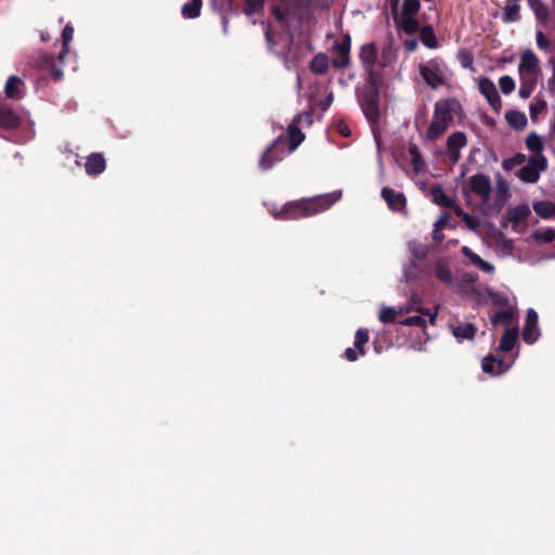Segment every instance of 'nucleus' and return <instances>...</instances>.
Returning a JSON list of instances; mask_svg holds the SVG:
<instances>
[{"instance_id": "54", "label": "nucleus", "mask_w": 555, "mask_h": 555, "mask_svg": "<svg viewBox=\"0 0 555 555\" xmlns=\"http://www.w3.org/2000/svg\"><path fill=\"white\" fill-rule=\"evenodd\" d=\"M463 222L466 224V227L469 229V230H473V231H476L479 227V221L472 217L469 214L467 216H465Z\"/></svg>"}, {"instance_id": "60", "label": "nucleus", "mask_w": 555, "mask_h": 555, "mask_svg": "<svg viewBox=\"0 0 555 555\" xmlns=\"http://www.w3.org/2000/svg\"><path fill=\"white\" fill-rule=\"evenodd\" d=\"M417 46V42L415 40H410V41H406L405 42V47L410 50V51H413L415 50Z\"/></svg>"}, {"instance_id": "48", "label": "nucleus", "mask_w": 555, "mask_h": 555, "mask_svg": "<svg viewBox=\"0 0 555 555\" xmlns=\"http://www.w3.org/2000/svg\"><path fill=\"white\" fill-rule=\"evenodd\" d=\"M283 61L287 68H292L296 65L298 61V54L294 51L292 46L288 47L287 53L283 54Z\"/></svg>"}, {"instance_id": "18", "label": "nucleus", "mask_w": 555, "mask_h": 555, "mask_svg": "<svg viewBox=\"0 0 555 555\" xmlns=\"http://www.w3.org/2000/svg\"><path fill=\"white\" fill-rule=\"evenodd\" d=\"M435 275L446 285L455 288L457 292L461 291L459 284L455 283L450 267L444 261H437L435 264Z\"/></svg>"}, {"instance_id": "38", "label": "nucleus", "mask_w": 555, "mask_h": 555, "mask_svg": "<svg viewBox=\"0 0 555 555\" xmlns=\"http://www.w3.org/2000/svg\"><path fill=\"white\" fill-rule=\"evenodd\" d=\"M538 243H551L555 240V230L551 228L534 230L531 234Z\"/></svg>"}, {"instance_id": "58", "label": "nucleus", "mask_w": 555, "mask_h": 555, "mask_svg": "<svg viewBox=\"0 0 555 555\" xmlns=\"http://www.w3.org/2000/svg\"><path fill=\"white\" fill-rule=\"evenodd\" d=\"M477 275L474 273H466L463 275V280L470 284H474L477 281Z\"/></svg>"}, {"instance_id": "13", "label": "nucleus", "mask_w": 555, "mask_h": 555, "mask_svg": "<svg viewBox=\"0 0 555 555\" xmlns=\"http://www.w3.org/2000/svg\"><path fill=\"white\" fill-rule=\"evenodd\" d=\"M491 324L496 326H504L505 330L518 327V319L516 308L507 307L505 310L499 311L491 317Z\"/></svg>"}, {"instance_id": "61", "label": "nucleus", "mask_w": 555, "mask_h": 555, "mask_svg": "<svg viewBox=\"0 0 555 555\" xmlns=\"http://www.w3.org/2000/svg\"><path fill=\"white\" fill-rule=\"evenodd\" d=\"M339 132L344 135V137H348L350 135V130L347 126H340L339 127Z\"/></svg>"}, {"instance_id": "17", "label": "nucleus", "mask_w": 555, "mask_h": 555, "mask_svg": "<svg viewBox=\"0 0 555 555\" xmlns=\"http://www.w3.org/2000/svg\"><path fill=\"white\" fill-rule=\"evenodd\" d=\"M382 197L387 203L388 207L395 211H403L406 205V199L403 193L396 192L389 188H383Z\"/></svg>"}, {"instance_id": "40", "label": "nucleus", "mask_w": 555, "mask_h": 555, "mask_svg": "<svg viewBox=\"0 0 555 555\" xmlns=\"http://www.w3.org/2000/svg\"><path fill=\"white\" fill-rule=\"evenodd\" d=\"M529 7L540 21H546L548 16L547 7L541 0H527Z\"/></svg>"}, {"instance_id": "4", "label": "nucleus", "mask_w": 555, "mask_h": 555, "mask_svg": "<svg viewBox=\"0 0 555 555\" xmlns=\"http://www.w3.org/2000/svg\"><path fill=\"white\" fill-rule=\"evenodd\" d=\"M463 194L467 199L475 196L480 209L488 215L492 194L491 179L485 173H476L467 179L463 186Z\"/></svg>"}, {"instance_id": "25", "label": "nucleus", "mask_w": 555, "mask_h": 555, "mask_svg": "<svg viewBox=\"0 0 555 555\" xmlns=\"http://www.w3.org/2000/svg\"><path fill=\"white\" fill-rule=\"evenodd\" d=\"M519 328H507L504 331V334L500 340L499 350L502 352H508L511 351L517 339H518Z\"/></svg>"}, {"instance_id": "41", "label": "nucleus", "mask_w": 555, "mask_h": 555, "mask_svg": "<svg viewBox=\"0 0 555 555\" xmlns=\"http://www.w3.org/2000/svg\"><path fill=\"white\" fill-rule=\"evenodd\" d=\"M546 108V101L541 96H535L529 106L530 118L534 121L539 115Z\"/></svg>"}, {"instance_id": "47", "label": "nucleus", "mask_w": 555, "mask_h": 555, "mask_svg": "<svg viewBox=\"0 0 555 555\" xmlns=\"http://www.w3.org/2000/svg\"><path fill=\"white\" fill-rule=\"evenodd\" d=\"M499 87L504 94H509L515 90V81L511 76L505 75L499 79Z\"/></svg>"}, {"instance_id": "5", "label": "nucleus", "mask_w": 555, "mask_h": 555, "mask_svg": "<svg viewBox=\"0 0 555 555\" xmlns=\"http://www.w3.org/2000/svg\"><path fill=\"white\" fill-rule=\"evenodd\" d=\"M453 122V115L448 101H438L434 107L433 119L428 126L426 138L436 141L444 134Z\"/></svg>"}, {"instance_id": "1", "label": "nucleus", "mask_w": 555, "mask_h": 555, "mask_svg": "<svg viewBox=\"0 0 555 555\" xmlns=\"http://www.w3.org/2000/svg\"><path fill=\"white\" fill-rule=\"evenodd\" d=\"M301 116L294 117L287 129V138L280 134L272 144L261 154L258 166L261 170H270L276 163L294 152L305 139V134L298 127Z\"/></svg>"}, {"instance_id": "22", "label": "nucleus", "mask_w": 555, "mask_h": 555, "mask_svg": "<svg viewBox=\"0 0 555 555\" xmlns=\"http://www.w3.org/2000/svg\"><path fill=\"white\" fill-rule=\"evenodd\" d=\"M20 117L9 107L0 105V127L14 129L20 125Z\"/></svg>"}, {"instance_id": "16", "label": "nucleus", "mask_w": 555, "mask_h": 555, "mask_svg": "<svg viewBox=\"0 0 555 555\" xmlns=\"http://www.w3.org/2000/svg\"><path fill=\"white\" fill-rule=\"evenodd\" d=\"M411 311L421 312L423 315H427L429 318V323L434 324L436 322V318L438 314V308H436L433 312L429 310H424L422 308V299L417 295H413L406 305L399 307L400 313H408Z\"/></svg>"}, {"instance_id": "36", "label": "nucleus", "mask_w": 555, "mask_h": 555, "mask_svg": "<svg viewBox=\"0 0 555 555\" xmlns=\"http://www.w3.org/2000/svg\"><path fill=\"white\" fill-rule=\"evenodd\" d=\"M433 201L439 206L442 207H452L454 206V201L452 197L447 195V193L441 188H436L431 192Z\"/></svg>"}, {"instance_id": "15", "label": "nucleus", "mask_w": 555, "mask_h": 555, "mask_svg": "<svg viewBox=\"0 0 555 555\" xmlns=\"http://www.w3.org/2000/svg\"><path fill=\"white\" fill-rule=\"evenodd\" d=\"M508 184L504 180H499L494 191V201H490L488 215H495L501 211L508 197Z\"/></svg>"}, {"instance_id": "59", "label": "nucleus", "mask_w": 555, "mask_h": 555, "mask_svg": "<svg viewBox=\"0 0 555 555\" xmlns=\"http://www.w3.org/2000/svg\"><path fill=\"white\" fill-rule=\"evenodd\" d=\"M548 88L552 91H555V64L553 65L552 77L548 79Z\"/></svg>"}, {"instance_id": "35", "label": "nucleus", "mask_w": 555, "mask_h": 555, "mask_svg": "<svg viewBox=\"0 0 555 555\" xmlns=\"http://www.w3.org/2000/svg\"><path fill=\"white\" fill-rule=\"evenodd\" d=\"M408 150L411 157V165L413 166V169L416 172H420L424 168V160L418 146L414 143H411Z\"/></svg>"}, {"instance_id": "30", "label": "nucleus", "mask_w": 555, "mask_h": 555, "mask_svg": "<svg viewBox=\"0 0 555 555\" xmlns=\"http://www.w3.org/2000/svg\"><path fill=\"white\" fill-rule=\"evenodd\" d=\"M400 27L406 35H414L420 29L415 16L410 15H400Z\"/></svg>"}, {"instance_id": "26", "label": "nucleus", "mask_w": 555, "mask_h": 555, "mask_svg": "<svg viewBox=\"0 0 555 555\" xmlns=\"http://www.w3.org/2000/svg\"><path fill=\"white\" fill-rule=\"evenodd\" d=\"M530 215V208L527 205H519L508 210L507 221L515 228L520 224Z\"/></svg>"}, {"instance_id": "34", "label": "nucleus", "mask_w": 555, "mask_h": 555, "mask_svg": "<svg viewBox=\"0 0 555 555\" xmlns=\"http://www.w3.org/2000/svg\"><path fill=\"white\" fill-rule=\"evenodd\" d=\"M526 145L528 150L533 153V155H543V142L541 137L535 132H531L528 134L526 139Z\"/></svg>"}, {"instance_id": "56", "label": "nucleus", "mask_w": 555, "mask_h": 555, "mask_svg": "<svg viewBox=\"0 0 555 555\" xmlns=\"http://www.w3.org/2000/svg\"><path fill=\"white\" fill-rule=\"evenodd\" d=\"M345 358L348 360V361H356L358 359V354L356 352L354 349L352 348H347L345 350Z\"/></svg>"}, {"instance_id": "46", "label": "nucleus", "mask_w": 555, "mask_h": 555, "mask_svg": "<svg viewBox=\"0 0 555 555\" xmlns=\"http://www.w3.org/2000/svg\"><path fill=\"white\" fill-rule=\"evenodd\" d=\"M399 323L404 326L417 327H426L427 325V321L423 315L409 317L406 319L400 320Z\"/></svg>"}, {"instance_id": "10", "label": "nucleus", "mask_w": 555, "mask_h": 555, "mask_svg": "<svg viewBox=\"0 0 555 555\" xmlns=\"http://www.w3.org/2000/svg\"><path fill=\"white\" fill-rule=\"evenodd\" d=\"M516 357L517 354L513 358L512 361L507 362L503 358L498 359L496 357L493 356H487L486 358H483L481 362L482 371L492 376L501 375L512 367Z\"/></svg>"}, {"instance_id": "6", "label": "nucleus", "mask_w": 555, "mask_h": 555, "mask_svg": "<svg viewBox=\"0 0 555 555\" xmlns=\"http://www.w3.org/2000/svg\"><path fill=\"white\" fill-rule=\"evenodd\" d=\"M418 72L425 82L433 89L441 87L450 75L447 64L439 57L420 64Z\"/></svg>"}, {"instance_id": "12", "label": "nucleus", "mask_w": 555, "mask_h": 555, "mask_svg": "<svg viewBox=\"0 0 555 555\" xmlns=\"http://www.w3.org/2000/svg\"><path fill=\"white\" fill-rule=\"evenodd\" d=\"M538 322L539 317L537 311L532 308H529L527 310L526 324L522 330V338L529 345L534 344L541 335Z\"/></svg>"}, {"instance_id": "7", "label": "nucleus", "mask_w": 555, "mask_h": 555, "mask_svg": "<svg viewBox=\"0 0 555 555\" xmlns=\"http://www.w3.org/2000/svg\"><path fill=\"white\" fill-rule=\"evenodd\" d=\"M359 103L363 114L371 124L377 122L379 119L378 91L375 86L370 85L359 93Z\"/></svg>"}, {"instance_id": "44", "label": "nucleus", "mask_w": 555, "mask_h": 555, "mask_svg": "<svg viewBox=\"0 0 555 555\" xmlns=\"http://www.w3.org/2000/svg\"><path fill=\"white\" fill-rule=\"evenodd\" d=\"M421 9L420 0H403L401 15L415 16Z\"/></svg>"}, {"instance_id": "27", "label": "nucleus", "mask_w": 555, "mask_h": 555, "mask_svg": "<svg viewBox=\"0 0 555 555\" xmlns=\"http://www.w3.org/2000/svg\"><path fill=\"white\" fill-rule=\"evenodd\" d=\"M505 119L515 130H522L527 126V117L524 113L515 109L506 112Z\"/></svg>"}, {"instance_id": "23", "label": "nucleus", "mask_w": 555, "mask_h": 555, "mask_svg": "<svg viewBox=\"0 0 555 555\" xmlns=\"http://www.w3.org/2000/svg\"><path fill=\"white\" fill-rule=\"evenodd\" d=\"M377 51L374 43H366L361 47L360 60L366 70L371 72L376 62Z\"/></svg>"}, {"instance_id": "50", "label": "nucleus", "mask_w": 555, "mask_h": 555, "mask_svg": "<svg viewBox=\"0 0 555 555\" xmlns=\"http://www.w3.org/2000/svg\"><path fill=\"white\" fill-rule=\"evenodd\" d=\"M488 295H489V298L491 299L492 304L498 305V306L511 307L508 299L506 297L500 295L499 293L488 292Z\"/></svg>"}, {"instance_id": "9", "label": "nucleus", "mask_w": 555, "mask_h": 555, "mask_svg": "<svg viewBox=\"0 0 555 555\" xmlns=\"http://www.w3.org/2000/svg\"><path fill=\"white\" fill-rule=\"evenodd\" d=\"M467 145V137L463 131H456L450 134L446 143V155L448 160L455 165L461 159V150Z\"/></svg>"}, {"instance_id": "33", "label": "nucleus", "mask_w": 555, "mask_h": 555, "mask_svg": "<svg viewBox=\"0 0 555 555\" xmlns=\"http://www.w3.org/2000/svg\"><path fill=\"white\" fill-rule=\"evenodd\" d=\"M310 68L314 74H325L328 69V61L326 55L322 53L315 55L310 63Z\"/></svg>"}, {"instance_id": "63", "label": "nucleus", "mask_w": 555, "mask_h": 555, "mask_svg": "<svg viewBox=\"0 0 555 555\" xmlns=\"http://www.w3.org/2000/svg\"><path fill=\"white\" fill-rule=\"evenodd\" d=\"M463 211H464V210H463L461 207H457V206H456V207L454 208V212H455V215H456L457 217H460V216L462 215V212H463Z\"/></svg>"}, {"instance_id": "55", "label": "nucleus", "mask_w": 555, "mask_h": 555, "mask_svg": "<svg viewBox=\"0 0 555 555\" xmlns=\"http://www.w3.org/2000/svg\"><path fill=\"white\" fill-rule=\"evenodd\" d=\"M262 27H263V31H264V35H266V39H267L268 46L272 49V47H273V39H272V35L270 33L269 26L267 24L262 23Z\"/></svg>"}, {"instance_id": "14", "label": "nucleus", "mask_w": 555, "mask_h": 555, "mask_svg": "<svg viewBox=\"0 0 555 555\" xmlns=\"http://www.w3.org/2000/svg\"><path fill=\"white\" fill-rule=\"evenodd\" d=\"M336 55L332 60V64L336 68L347 67L350 63V37L346 36L341 42H337L334 47Z\"/></svg>"}, {"instance_id": "64", "label": "nucleus", "mask_w": 555, "mask_h": 555, "mask_svg": "<svg viewBox=\"0 0 555 555\" xmlns=\"http://www.w3.org/2000/svg\"><path fill=\"white\" fill-rule=\"evenodd\" d=\"M467 215H468V212H466V211H463V212H462V215L460 216V218L462 219V221L464 220L465 216H467Z\"/></svg>"}, {"instance_id": "45", "label": "nucleus", "mask_w": 555, "mask_h": 555, "mask_svg": "<svg viewBox=\"0 0 555 555\" xmlns=\"http://www.w3.org/2000/svg\"><path fill=\"white\" fill-rule=\"evenodd\" d=\"M369 341V333L366 330L359 328L354 337V347L359 350L360 354H364V345Z\"/></svg>"}, {"instance_id": "57", "label": "nucleus", "mask_w": 555, "mask_h": 555, "mask_svg": "<svg viewBox=\"0 0 555 555\" xmlns=\"http://www.w3.org/2000/svg\"><path fill=\"white\" fill-rule=\"evenodd\" d=\"M442 230H438V228H435L434 227V231H433V238L436 241V242H442L443 240V234L441 233Z\"/></svg>"}, {"instance_id": "28", "label": "nucleus", "mask_w": 555, "mask_h": 555, "mask_svg": "<svg viewBox=\"0 0 555 555\" xmlns=\"http://www.w3.org/2000/svg\"><path fill=\"white\" fill-rule=\"evenodd\" d=\"M519 0H506L503 13L505 23H514L519 21Z\"/></svg>"}, {"instance_id": "49", "label": "nucleus", "mask_w": 555, "mask_h": 555, "mask_svg": "<svg viewBox=\"0 0 555 555\" xmlns=\"http://www.w3.org/2000/svg\"><path fill=\"white\" fill-rule=\"evenodd\" d=\"M263 0H246L245 13L251 15L262 9Z\"/></svg>"}, {"instance_id": "62", "label": "nucleus", "mask_w": 555, "mask_h": 555, "mask_svg": "<svg viewBox=\"0 0 555 555\" xmlns=\"http://www.w3.org/2000/svg\"><path fill=\"white\" fill-rule=\"evenodd\" d=\"M392 9H397L400 0H387Z\"/></svg>"}, {"instance_id": "24", "label": "nucleus", "mask_w": 555, "mask_h": 555, "mask_svg": "<svg viewBox=\"0 0 555 555\" xmlns=\"http://www.w3.org/2000/svg\"><path fill=\"white\" fill-rule=\"evenodd\" d=\"M85 168L90 176L99 175L105 169V159L101 154H91L85 164Z\"/></svg>"}, {"instance_id": "51", "label": "nucleus", "mask_w": 555, "mask_h": 555, "mask_svg": "<svg viewBox=\"0 0 555 555\" xmlns=\"http://www.w3.org/2000/svg\"><path fill=\"white\" fill-rule=\"evenodd\" d=\"M417 272H418V268H417L416 263L411 261L409 263V266L404 269V279L406 281H411V280L415 279V276L417 275Z\"/></svg>"}, {"instance_id": "20", "label": "nucleus", "mask_w": 555, "mask_h": 555, "mask_svg": "<svg viewBox=\"0 0 555 555\" xmlns=\"http://www.w3.org/2000/svg\"><path fill=\"white\" fill-rule=\"evenodd\" d=\"M462 253L469 260L470 264L478 268L479 270L486 273H491L494 271V267L490 262L481 259L480 256L474 253L469 247L463 246Z\"/></svg>"}, {"instance_id": "37", "label": "nucleus", "mask_w": 555, "mask_h": 555, "mask_svg": "<svg viewBox=\"0 0 555 555\" xmlns=\"http://www.w3.org/2000/svg\"><path fill=\"white\" fill-rule=\"evenodd\" d=\"M74 28L70 25H66L62 31L63 49L59 54V60L63 61L69 50V43L73 40Z\"/></svg>"}, {"instance_id": "39", "label": "nucleus", "mask_w": 555, "mask_h": 555, "mask_svg": "<svg viewBox=\"0 0 555 555\" xmlns=\"http://www.w3.org/2000/svg\"><path fill=\"white\" fill-rule=\"evenodd\" d=\"M400 314L401 313L399 312V307L393 308V307L383 306L379 309L378 319L383 323H392L396 321L397 315H400Z\"/></svg>"}, {"instance_id": "31", "label": "nucleus", "mask_w": 555, "mask_h": 555, "mask_svg": "<svg viewBox=\"0 0 555 555\" xmlns=\"http://www.w3.org/2000/svg\"><path fill=\"white\" fill-rule=\"evenodd\" d=\"M452 332H453V335L459 340L473 339L476 334V327L470 323H466V324L453 327Z\"/></svg>"}, {"instance_id": "32", "label": "nucleus", "mask_w": 555, "mask_h": 555, "mask_svg": "<svg viewBox=\"0 0 555 555\" xmlns=\"http://www.w3.org/2000/svg\"><path fill=\"white\" fill-rule=\"evenodd\" d=\"M535 214L544 219L551 218L555 215V205L551 202H537L533 204Z\"/></svg>"}, {"instance_id": "43", "label": "nucleus", "mask_w": 555, "mask_h": 555, "mask_svg": "<svg viewBox=\"0 0 555 555\" xmlns=\"http://www.w3.org/2000/svg\"><path fill=\"white\" fill-rule=\"evenodd\" d=\"M410 253L416 258V259H424L428 255V246L424 245L416 241H411L408 244Z\"/></svg>"}, {"instance_id": "29", "label": "nucleus", "mask_w": 555, "mask_h": 555, "mask_svg": "<svg viewBox=\"0 0 555 555\" xmlns=\"http://www.w3.org/2000/svg\"><path fill=\"white\" fill-rule=\"evenodd\" d=\"M202 5V0H191L182 5L181 14L184 18H196L201 15Z\"/></svg>"}, {"instance_id": "52", "label": "nucleus", "mask_w": 555, "mask_h": 555, "mask_svg": "<svg viewBox=\"0 0 555 555\" xmlns=\"http://www.w3.org/2000/svg\"><path fill=\"white\" fill-rule=\"evenodd\" d=\"M535 40H537V46L539 49L545 50V51L548 49L550 41L542 31L537 33Z\"/></svg>"}, {"instance_id": "42", "label": "nucleus", "mask_w": 555, "mask_h": 555, "mask_svg": "<svg viewBox=\"0 0 555 555\" xmlns=\"http://www.w3.org/2000/svg\"><path fill=\"white\" fill-rule=\"evenodd\" d=\"M421 41L427 48H437V39L430 26H425L421 29Z\"/></svg>"}, {"instance_id": "3", "label": "nucleus", "mask_w": 555, "mask_h": 555, "mask_svg": "<svg viewBox=\"0 0 555 555\" xmlns=\"http://www.w3.org/2000/svg\"><path fill=\"white\" fill-rule=\"evenodd\" d=\"M518 74L520 79L519 96L528 99L535 90L540 76L541 67L537 55L531 50H526L518 64Z\"/></svg>"}, {"instance_id": "11", "label": "nucleus", "mask_w": 555, "mask_h": 555, "mask_svg": "<svg viewBox=\"0 0 555 555\" xmlns=\"http://www.w3.org/2000/svg\"><path fill=\"white\" fill-rule=\"evenodd\" d=\"M479 91L487 99L491 108L499 113L502 107V101L494 82L489 78L480 79Z\"/></svg>"}, {"instance_id": "2", "label": "nucleus", "mask_w": 555, "mask_h": 555, "mask_svg": "<svg viewBox=\"0 0 555 555\" xmlns=\"http://www.w3.org/2000/svg\"><path fill=\"white\" fill-rule=\"evenodd\" d=\"M341 198V191L313 196L300 201L289 202L279 211H272L276 219H298L322 212Z\"/></svg>"}, {"instance_id": "21", "label": "nucleus", "mask_w": 555, "mask_h": 555, "mask_svg": "<svg viewBox=\"0 0 555 555\" xmlns=\"http://www.w3.org/2000/svg\"><path fill=\"white\" fill-rule=\"evenodd\" d=\"M23 87L24 83L20 77L14 75L10 76L4 87L7 98L16 100L21 99L24 94Z\"/></svg>"}, {"instance_id": "53", "label": "nucleus", "mask_w": 555, "mask_h": 555, "mask_svg": "<svg viewBox=\"0 0 555 555\" xmlns=\"http://www.w3.org/2000/svg\"><path fill=\"white\" fill-rule=\"evenodd\" d=\"M449 218L450 215L448 212H442L435 221L434 227L438 228V230H443L449 222Z\"/></svg>"}, {"instance_id": "8", "label": "nucleus", "mask_w": 555, "mask_h": 555, "mask_svg": "<svg viewBox=\"0 0 555 555\" xmlns=\"http://www.w3.org/2000/svg\"><path fill=\"white\" fill-rule=\"evenodd\" d=\"M547 167V160L543 155H532L527 164L519 169L518 177L520 180L533 183L538 181L542 171Z\"/></svg>"}, {"instance_id": "19", "label": "nucleus", "mask_w": 555, "mask_h": 555, "mask_svg": "<svg viewBox=\"0 0 555 555\" xmlns=\"http://www.w3.org/2000/svg\"><path fill=\"white\" fill-rule=\"evenodd\" d=\"M281 1L282 3L273 9V14L279 22H287L288 18L297 11L299 0H293L292 2H288L287 0Z\"/></svg>"}]
</instances>
